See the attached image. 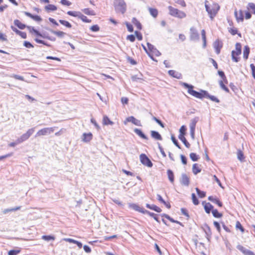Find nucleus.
<instances>
[{
	"instance_id": "f257e3e1",
	"label": "nucleus",
	"mask_w": 255,
	"mask_h": 255,
	"mask_svg": "<svg viewBox=\"0 0 255 255\" xmlns=\"http://www.w3.org/2000/svg\"><path fill=\"white\" fill-rule=\"evenodd\" d=\"M181 85L184 88L188 89V93L190 95L200 99H202L203 98H205L204 93L201 91L200 92H199L194 90V86L193 85L184 82H181Z\"/></svg>"
},
{
	"instance_id": "f03ea898",
	"label": "nucleus",
	"mask_w": 255,
	"mask_h": 255,
	"mask_svg": "<svg viewBox=\"0 0 255 255\" xmlns=\"http://www.w3.org/2000/svg\"><path fill=\"white\" fill-rule=\"evenodd\" d=\"M114 5L117 12L124 14L126 11V3L124 0H115Z\"/></svg>"
},
{
	"instance_id": "7ed1b4c3",
	"label": "nucleus",
	"mask_w": 255,
	"mask_h": 255,
	"mask_svg": "<svg viewBox=\"0 0 255 255\" xmlns=\"http://www.w3.org/2000/svg\"><path fill=\"white\" fill-rule=\"evenodd\" d=\"M169 14L176 17L179 18H183L186 17V14L183 11H180L177 8H175L171 6H168Z\"/></svg>"
},
{
	"instance_id": "20e7f679",
	"label": "nucleus",
	"mask_w": 255,
	"mask_h": 255,
	"mask_svg": "<svg viewBox=\"0 0 255 255\" xmlns=\"http://www.w3.org/2000/svg\"><path fill=\"white\" fill-rule=\"evenodd\" d=\"M207 2L208 1L207 0H206L205 2L206 10L209 14L210 18L212 19L213 17L216 15L217 11L219 9V6L217 4H215L213 7L211 8L207 4Z\"/></svg>"
},
{
	"instance_id": "39448f33",
	"label": "nucleus",
	"mask_w": 255,
	"mask_h": 255,
	"mask_svg": "<svg viewBox=\"0 0 255 255\" xmlns=\"http://www.w3.org/2000/svg\"><path fill=\"white\" fill-rule=\"evenodd\" d=\"M34 130V128L29 129L26 133H23L20 137L17 139V142L21 143L23 141L27 140L29 137L33 133Z\"/></svg>"
},
{
	"instance_id": "423d86ee",
	"label": "nucleus",
	"mask_w": 255,
	"mask_h": 255,
	"mask_svg": "<svg viewBox=\"0 0 255 255\" xmlns=\"http://www.w3.org/2000/svg\"><path fill=\"white\" fill-rule=\"evenodd\" d=\"M54 130V127L43 128L38 131L35 135V137L50 134L51 133L53 132Z\"/></svg>"
},
{
	"instance_id": "0eeeda50",
	"label": "nucleus",
	"mask_w": 255,
	"mask_h": 255,
	"mask_svg": "<svg viewBox=\"0 0 255 255\" xmlns=\"http://www.w3.org/2000/svg\"><path fill=\"white\" fill-rule=\"evenodd\" d=\"M140 162L148 167L152 166V163L145 154H141L139 156Z\"/></svg>"
},
{
	"instance_id": "6e6552de",
	"label": "nucleus",
	"mask_w": 255,
	"mask_h": 255,
	"mask_svg": "<svg viewBox=\"0 0 255 255\" xmlns=\"http://www.w3.org/2000/svg\"><path fill=\"white\" fill-rule=\"evenodd\" d=\"M190 39L191 41H197L199 39V34L194 27H192L190 29Z\"/></svg>"
},
{
	"instance_id": "1a4fd4ad",
	"label": "nucleus",
	"mask_w": 255,
	"mask_h": 255,
	"mask_svg": "<svg viewBox=\"0 0 255 255\" xmlns=\"http://www.w3.org/2000/svg\"><path fill=\"white\" fill-rule=\"evenodd\" d=\"M128 122H131L133 124L137 126H142L140 121L135 119L133 116H130L128 117L124 123L125 125H126Z\"/></svg>"
},
{
	"instance_id": "9d476101",
	"label": "nucleus",
	"mask_w": 255,
	"mask_h": 255,
	"mask_svg": "<svg viewBox=\"0 0 255 255\" xmlns=\"http://www.w3.org/2000/svg\"><path fill=\"white\" fill-rule=\"evenodd\" d=\"M147 46L148 50L152 53V54H153L156 56H159L161 55V53L152 44L148 42L147 43Z\"/></svg>"
},
{
	"instance_id": "9b49d317",
	"label": "nucleus",
	"mask_w": 255,
	"mask_h": 255,
	"mask_svg": "<svg viewBox=\"0 0 255 255\" xmlns=\"http://www.w3.org/2000/svg\"><path fill=\"white\" fill-rule=\"evenodd\" d=\"M128 206L130 209H133L136 211L139 212L143 214H144V212L146 210L144 209L143 208L140 207L137 204L134 203H128Z\"/></svg>"
},
{
	"instance_id": "f8f14e48",
	"label": "nucleus",
	"mask_w": 255,
	"mask_h": 255,
	"mask_svg": "<svg viewBox=\"0 0 255 255\" xmlns=\"http://www.w3.org/2000/svg\"><path fill=\"white\" fill-rule=\"evenodd\" d=\"M180 182L182 185L188 186L190 183L189 178L186 174L182 173L180 178Z\"/></svg>"
},
{
	"instance_id": "ddd939ff",
	"label": "nucleus",
	"mask_w": 255,
	"mask_h": 255,
	"mask_svg": "<svg viewBox=\"0 0 255 255\" xmlns=\"http://www.w3.org/2000/svg\"><path fill=\"white\" fill-rule=\"evenodd\" d=\"M237 248L239 251L242 252L244 255H255L254 252L246 249L241 245H238Z\"/></svg>"
},
{
	"instance_id": "4468645a",
	"label": "nucleus",
	"mask_w": 255,
	"mask_h": 255,
	"mask_svg": "<svg viewBox=\"0 0 255 255\" xmlns=\"http://www.w3.org/2000/svg\"><path fill=\"white\" fill-rule=\"evenodd\" d=\"M201 91L204 93L205 98H208L210 99L211 101L216 103L220 102V100L217 98H216L214 96L210 95L207 91L201 89Z\"/></svg>"
},
{
	"instance_id": "2eb2a0df",
	"label": "nucleus",
	"mask_w": 255,
	"mask_h": 255,
	"mask_svg": "<svg viewBox=\"0 0 255 255\" xmlns=\"http://www.w3.org/2000/svg\"><path fill=\"white\" fill-rule=\"evenodd\" d=\"M213 46L216 53L219 54L220 53V50L222 47V43L219 40H217L214 42Z\"/></svg>"
},
{
	"instance_id": "dca6fc26",
	"label": "nucleus",
	"mask_w": 255,
	"mask_h": 255,
	"mask_svg": "<svg viewBox=\"0 0 255 255\" xmlns=\"http://www.w3.org/2000/svg\"><path fill=\"white\" fill-rule=\"evenodd\" d=\"M202 204L204 205V209L205 212L209 214L211 210L212 211L213 209V206L210 203H206L205 202H203Z\"/></svg>"
},
{
	"instance_id": "f3484780",
	"label": "nucleus",
	"mask_w": 255,
	"mask_h": 255,
	"mask_svg": "<svg viewBox=\"0 0 255 255\" xmlns=\"http://www.w3.org/2000/svg\"><path fill=\"white\" fill-rule=\"evenodd\" d=\"M10 28L14 32H15L17 34L20 35L22 38L25 39L26 38V33L25 32H22L18 30L12 25L10 26Z\"/></svg>"
},
{
	"instance_id": "a211bd4d",
	"label": "nucleus",
	"mask_w": 255,
	"mask_h": 255,
	"mask_svg": "<svg viewBox=\"0 0 255 255\" xmlns=\"http://www.w3.org/2000/svg\"><path fill=\"white\" fill-rule=\"evenodd\" d=\"M235 15L238 22L243 21L244 20V16L243 11L240 10L238 12L237 10L235 11Z\"/></svg>"
},
{
	"instance_id": "6ab92c4d",
	"label": "nucleus",
	"mask_w": 255,
	"mask_h": 255,
	"mask_svg": "<svg viewBox=\"0 0 255 255\" xmlns=\"http://www.w3.org/2000/svg\"><path fill=\"white\" fill-rule=\"evenodd\" d=\"M169 75L172 76L173 77L176 78L177 79H181L182 77V74L178 72H176L174 70H170L168 72Z\"/></svg>"
},
{
	"instance_id": "aec40b11",
	"label": "nucleus",
	"mask_w": 255,
	"mask_h": 255,
	"mask_svg": "<svg viewBox=\"0 0 255 255\" xmlns=\"http://www.w3.org/2000/svg\"><path fill=\"white\" fill-rule=\"evenodd\" d=\"M24 14L30 17L31 18L33 19V20L36 21H41L42 20V18L40 17V16L37 15H33L30 12H24Z\"/></svg>"
},
{
	"instance_id": "412c9836",
	"label": "nucleus",
	"mask_w": 255,
	"mask_h": 255,
	"mask_svg": "<svg viewBox=\"0 0 255 255\" xmlns=\"http://www.w3.org/2000/svg\"><path fill=\"white\" fill-rule=\"evenodd\" d=\"M92 137L93 135L91 132L88 133H84L82 135V140L86 142H89L92 139Z\"/></svg>"
},
{
	"instance_id": "4be33fe9",
	"label": "nucleus",
	"mask_w": 255,
	"mask_h": 255,
	"mask_svg": "<svg viewBox=\"0 0 255 255\" xmlns=\"http://www.w3.org/2000/svg\"><path fill=\"white\" fill-rule=\"evenodd\" d=\"M151 136L152 138L156 140H161L162 139L161 135L156 131L151 130Z\"/></svg>"
},
{
	"instance_id": "5701e85b",
	"label": "nucleus",
	"mask_w": 255,
	"mask_h": 255,
	"mask_svg": "<svg viewBox=\"0 0 255 255\" xmlns=\"http://www.w3.org/2000/svg\"><path fill=\"white\" fill-rule=\"evenodd\" d=\"M133 131L140 137L144 139H148L147 137L143 133L141 129L136 128L134 129Z\"/></svg>"
},
{
	"instance_id": "b1692460",
	"label": "nucleus",
	"mask_w": 255,
	"mask_h": 255,
	"mask_svg": "<svg viewBox=\"0 0 255 255\" xmlns=\"http://www.w3.org/2000/svg\"><path fill=\"white\" fill-rule=\"evenodd\" d=\"M146 207L147 208L154 210L158 213H160L162 211V210L159 207L153 204L150 205L149 204H146Z\"/></svg>"
},
{
	"instance_id": "393cba45",
	"label": "nucleus",
	"mask_w": 255,
	"mask_h": 255,
	"mask_svg": "<svg viewBox=\"0 0 255 255\" xmlns=\"http://www.w3.org/2000/svg\"><path fill=\"white\" fill-rule=\"evenodd\" d=\"M208 200L214 203H215L217 204L219 207H221L223 206L222 203L220 201V200L216 198H214V197L211 196L208 197Z\"/></svg>"
},
{
	"instance_id": "a878e982",
	"label": "nucleus",
	"mask_w": 255,
	"mask_h": 255,
	"mask_svg": "<svg viewBox=\"0 0 255 255\" xmlns=\"http://www.w3.org/2000/svg\"><path fill=\"white\" fill-rule=\"evenodd\" d=\"M203 230L206 234L207 239L209 240V238L211 237L212 235L210 228L209 227L208 225L205 224L204 227L203 228Z\"/></svg>"
},
{
	"instance_id": "bb28decb",
	"label": "nucleus",
	"mask_w": 255,
	"mask_h": 255,
	"mask_svg": "<svg viewBox=\"0 0 255 255\" xmlns=\"http://www.w3.org/2000/svg\"><path fill=\"white\" fill-rule=\"evenodd\" d=\"M199 118L196 117L191 120L190 124V128L195 129L197 123L199 121Z\"/></svg>"
},
{
	"instance_id": "cd10ccee",
	"label": "nucleus",
	"mask_w": 255,
	"mask_h": 255,
	"mask_svg": "<svg viewBox=\"0 0 255 255\" xmlns=\"http://www.w3.org/2000/svg\"><path fill=\"white\" fill-rule=\"evenodd\" d=\"M192 171L195 175L197 174L201 171V169L197 163H195L193 165Z\"/></svg>"
},
{
	"instance_id": "c85d7f7f",
	"label": "nucleus",
	"mask_w": 255,
	"mask_h": 255,
	"mask_svg": "<svg viewBox=\"0 0 255 255\" xmlns=\"http://www.w3.org/2000/svg\"><path fill=\"white\" fill-rule=\"evenodd\" d=\"M240 54H238L237 51L233 50L232 51V60L236 62H239V60H240V58L238 57L237 56H239Z\"/></svg>"
},
{
	"instance_id": "c756f323",
	"label": "nucleus",
	"mask_w": 255,
	"mask_h": 255,
	"mask_svg": "<svg viewBox=\"0 0 255 255\" xmlns=\"http://www.w3.org/2000/svg\"><path fill=\"white\" fill-rule=\"evenodd\" d=\"M168 178L171 183H173L174 181V176L173 172L170 169H168L167 171Z\"/></svg>"
},
{
	"instance_id": "7c9ffc66",
	"label": "nucleus",
	"mask_w": 255,
	"mask_h": 255,
	"mask_svg": "<svg viewBox=\"0 0 255 255\" xmlns=\"http://www.w3.org/2000/svg\"><path fill=\"white\" fill-rule=\"evenodd\" d=\"M250 53V48L248 46L246 45L244 47L243 51L244 58L247 60L248 58Z\"/></svg>"
},
{
	"instance_id": "2f4dec72",
	"label": "nucleus",
	"mask_w": 255,
	"mask_h": 255,
	"mask_svg": "<svg viewBox=\"0 0 255 255\" xmlns=\"http://www.w3.org/2000/svg\"><path fill=\"white\" fill-rule=\"evenodd\" d=\"M178 138L180 140L182 141V142L184 143V144L186 147L189 148L190 147V144L187 141L184 136H183V135H179Z\"/></svg>"
},
{
	"instance_id": "473e14b6",
	"label": "nucleus",
	"mask_w": 255,
	"mask_h": 255,
	"mask_svg": "<svg viewBox=\"0 0 255 255\" xmlns=\"http://www.w3.org/2000/svg\"><path fill=\"white\" fill-rule=\"evenodd\" d=\"M14 24L20 29H23L26 27L25 24L22 23L19 20L17 19L14 20Z\"/></svg>"
},
{
	"instance_id": "72a5a7b5",
	"label": "nucleus",
	"mask_w": 255,
	"mask_h": 255,
	"mask_svg": "<svg viewBox=\"0 0 255 255\" xmlns=\"http://www.w3.org/2000/svg\"><path fill=\"white\" fill-rule=\"evenodd\" d=\"M149 12L151 15H152L153 17L155 18L157 17L158 15V10L156 8L149 7L148 8Z\"/></svg>"
},
{
	"instance_id": "f704fd0d",
	"label": "nucleus",
	"mask_w": 255,
	"mask_h": 255,
	"mask_svg": "<svg viewBox=\"0 0 255 255\" xmlns=\"http://www.w3.org/2000/svg\"><path fill=\"white\" fill-rule=\"evenodd\" d=\"M50 31L51 32V33L56 35V36H57L58 37H59L60 38H62L65 35H66V33H65L63 31H55L53 30H50Z\"/></svg>"
},
{
	"instance_id": "c9c22d12",
	"label": "nucleus",
	"mask_w": 255,
	"mask_h": 255,
	"mask_svg": "<svg viewBox=\"0 0 255 255\" xmlns=\"http://www.w3.org/2000/svg\"><path fill=\"white\" fill-rule=\"evenodd\" d=\"M131 21L132 23L136 26L138 29L140 30L141 29V24L136 18L133 17Z\"/></svg>"
},
{
	"instance_id": "e433bc0d",
	"label": "nucleus",
	"mask_w": 255,
	"mask_h": 255,
	"mask_svg": "<svg viewBox=\"0 0 255 255\" xmlns=\"http://www.w3.org/2000/svg\"><path fill=\"white\" fill-rule=\"evenodd\" d=\"M103 124L105 125H113L114 123L111 121L107 116H104L103 119Z\"/></svg>"
},
{
	"instance_id": "4c0bfd02",
	"label": "nucleus",
	"mask_w": 255,
	"mask_h": 255,
	"mask_svg": "<svg viewBox=\"0 0 255 255\" xmlns=\"http://www.w3.org/2000/svg\"><path fill=\"white\" fill-rule=\"evenodd\" d=\"M45 9L48 12L54 11L57 9V7L53 4H48L45 6Z\"/></svg>"
},
{
	"instance_id": "58836bf2",
	"label": "nucleus",
	"mask_w": 255,
	"mask_h": 255,
	"mask_svg": "<svg viewBox=\"0 0 255 255\" xmlns=\"http://www.w3.org/2000/svg\"><path fill=\"white\" fill-rule=\"evenodd\" d=\"M201 35L202 40L203 41V46L205 48L206 46V32L204 29H202L201 31Z\"/></svg>"
},
{
	"instance_id": "ea45409f",
	"label": "nucleus",
	"mask_w": 255,
	"mask_h": 255,
	"mask_svg": "<svg viewBox=\"0 0 255 255\" xmlns=\"http://www.w3.org/2000/svg\"><path fill=\"white\" fill-rule=\"evenodd\" d=\"M144 214H147L149 215L150 217L153 218V219L155 221H156L157 222H159V221L158 220V218H157L156 214H155L153 213L150 212L146 210L144 212Z\"/></svg>"
},
{
	"instance_id": "a19ab883",
	"label": "nucleus",
	"mask_w": 255,
	"mask_h": 255,
	"mask_svg": "<svg viewBox=\"0 0 255 255\" xmlns=\"http://www.w3.org/2000/svg\"><path fill=\"white\" fill-rule=\"evenodd\" d=\"M83 12L85 13L86 14L89 15H95V12L94 10H90L89 8H84L82 10Z\"/></svg>"
},
{
	"instance_id": "79ce46f5",
	"label": "nucleus",
	"mask_w": 255,
	"mask_h": 255,
	"mask_svg": "<svg viewBox=\"0 0 255 255\" xmlns=\"http://www.w3.org/2000/svg\"><path fill=\"white\" fill-rule=\"evenodd\" d=\"M213 216L215 218H221L222 217V214L219 213L217 209H214L212 211Z\"/></svg>"
},
{
	"instance_id": "37998d69",
	"label": "nucleus",
	"mask_w": 255,
	"mask_h": 255,
	"mask_svg": "<svg viewBox=\"0 0 255 255\" xmlns=\"http://www.w3.org/2000/svg\"><path fill=\"white\" fill-rule=\"evenodd\" d=\"M196 191L198 195L200 198H204L206 196V192L200 190L198 188H196Z\"/></svg>"
},
{
	"instance_id": "c03bdc74",
	"label": "nucleus",
	"mask_w": 255,
	"mask_h": 255,
	"mask_svg": "<svg viewBox=\"0 0 255 255\" xmlns=\"http://www.w3.org/2000/svg\"><path fill=\"white\" fill-rule=\"evenodd\" d=\"M237 156H238V159L240 161H244L245 157H244V153L241 150H238Z\"/></svg>"
},
{
	"instance_id": "a18cd8bd",
	"label": "nucleus",
	"mask_w": 255,
	"mask_h": 255,
	"mask_svg": "<svg viewBox=\"0 0 255 255\" xmlns=\"http://www.w3.org/2000/svg\"><path fill=\"white\" fill-rule=\"evenodd\" d=\"M27 28L29 30L30 32H31V33L34 32L37 36L40 35V32L38 30L35 29L33 27H32L30 26H27Z\"/></svg>"
},
{
	"instance_id": "49530a36",
	"label": "nucleus",
	"mask_w": 255,
	"mask_h": 255,
	"mask_svg": "<svg viewBox=\"0 0 255 255\" xmlns=\"http://www.w3.org/2000/svg\"><path fill=\"white\" fill-rule=\"evenodd\" d=\"M78 17L80 18L84 22H87V23L91 22V20H89V19H88L87 16L82 14L80 12Z\"/></svg>"
},
{
	"instance_id": "de8ad7c7",
	"label": "nucleus",
	"mask_w": 255,
	"mask_h": 255,
	"mask_svg": "<svg viewBox=\"0 0 255 255\" xmlns=\"http://www.w3.org/2000/svg\"><path fill=\"white\" fill-rule=\"evenodd\" d=\"M59 21L61 24L65 26L68 28H71L72 27V25L67 21L60 19Z\"/></svg>"
},
{
	"instance_id": "09e8293b",
	"label": "nucleus",
	"mask_w": 255,
	"mask_h": 255,
	"mask_svg": "<svg viewBox=\"0 0 255 255\" xmlns=\"http://www.w3.org/2000/svg\"><path fill=\"white\" fill-rule=\"evenodd\" d=\"M220 86L222 89L226 91V92H229V89L225 85L222 80H220L219 82Z\"/></svg>"
},
{
	"instance_id": "8fccbe9b",
	"label": "nucleus",
	"mask_w": 255,
	"mask_h": 255,
	"mask_svg": "<svg viewBox=\"0 0 255 255\" xmlns=\"http://www.w3.org/2000/svg\"><path fill=\"white\" fill-rule=\"evenodd\" d=\"M190 157L191 159L193 161H196L199 159V156L195 153H191L190 154Z\"/></svg>"
},
{
	"instance_id": "3c124183",
	"label": "nucleus",
	"mask_w": 255,
	"mask_h": 255,
	"mask_svg": "<svg viewBox=\"0 0 255 255\" xmlns=\"http://www.w3.org/2000/svg\"><path fill=\"white\" fill-rule=\"evenodd\" d=\"M42 239L45 241H49L50 240H54L55 237L54 236H50V235H49V236L44 235V236H42Z\"/></svg>"
},
{
	"instance_id": "603ef678",
	"label": "nucleus",
	"mask_w": 255,
	"mask_h": 255,
	"mask_svg": "<svg viewBox=\"0 0 255 255\" xmlns=\"http://www.w3.org/2000/svg\"><path fill=\"white\" fill-rule=\"evenodd\" d=\"M191 196L193 204L195 205H198L199 202L196 195L194 193H192Z\"/></svg>"
},
{
	"instance_id": "864d4df0",
	"label": "nucleus",
	"mask_w": 255,
	"mask_h": 255,
	"mask_svg": "<svg viewBox=\"0 0 255 255\" xmlns=\"http://www.w3.org/2000/svg\"><path fill=\"white\" fill-rule=\"evenodd\" d=\"M171 138L172 142L175 144V145L178 148L180 149L181 148L180 145L179 144L177 140L175 138L174 135H171Z\"/></svg>"
},
{
	"instance_id": "5fc2aeb1",
	"label": "nucleus",
	"mask_w": 255,
	"mask_h": 255,
	"mask_svg": "<svg viewBox=\"0 0 255 255\" xmlns=\"http://www.w3.org/2000/svg\"><path fill=\"white\" fill-rule=\"evenodd\" d=\"M67 14L71 16H75V17H78L79 15L80 14V12L68 11L67 12Z\"/></svg>"
},
{
	"instance_id": "6e6d98bb",
	"label": "nucleus",
	"mask_w": 255,
	"mask_h": 255,
	"mask_svg": "<svg viewBox=\"0 0 255 255\" xmlns=\"http://www.w3.org/2000/svg\"><path fill=\"white\" fill-rule=\"evenodd\" d=\"M248 8L253 10V12L255 14V4L254 3L250 2L248 4Z\"/></svg>"
},
{
	"instance_id": "4d7b16f0",
	"label": "nucleus",
	"mask_w": 255,
	"mask_h": 255,
	"mask_svg": "<svg viewBox=\"0 0 255 255\" xmlns=\"http://www.w3.org/2000/svg\"><path fill=\"white\" fill-rule=\"evenodd\" d=\"M186 130V128L185 126H182L179 129L180 134L179 135H183V136H184L185 134V131Z\"/></svg>"
},
{
	"instance_id": "13d9d810",
	"label": "nucleus",
	"mask_w": 255,
	"mask_h": 255,
	"mask_svg": "<svg viewBox=\"0 0 255 255\" xmlns=\"http://www.w3.org/2000/svg\"><path fill=\"white\" fill-rule=\"evenodd\" d=\"M236 51H238V54H241L242 52V45L240 43H237L236 44Z\"/></svg>"
},
{
	"instance_id": "bf43d9fd",
	"label": "nucleus",
	"mask_w": 255,
	"mask_h": 255,
	"mask_svg": "<svg viewBox=\"0 0 255 255\" xmlns=\"http://www.w3.org/2000/svg\"><path fill=\"white\" fill-rule=\"evenodd\" d=\"M19 252H20V250H10L8 252V255H17L19 253Z\"/></svg>"
},
{
	"instance_id": "052dcab7",
	"label": "nucleus",
	"mask_w": 255,
	"mask_h": 255,
	"mask_svg": "<svg viewBox=\"0 0 255 255\" xmlns=\"http://www.w3.org/2000/svg\"><path fill=\"white\" fill-rule=\"evenodd\" d=\"M152 120L155 121L158 125H159L162 128H164V126L162 122L155 117H152Z\"/></svg>"
},
{
	"instance_id": "680f3d73",
	"label": "nucleus",
	"mask_w": 255,
	"mask_h": 255,
	"mask_svg": "<svg viewBox=\"0 0 255 255\" xmlns=\"http://www.w3.org/2000/svg\"><path fill=\"white\" fill-rule=\"evenodd\" d=\"M10 77L14 78V79H17V80H21V81H24V79L22 76H19L18 75L13 74L10 76Z\"/></svg>"
},
{
	"instance_id": "e2e57ef3",
	"label": "nucleus",
	"mask_w": 255,
	"mask_h": 255,
	"mask_svg": "<svg viewBox=\"0 0 255 255\" xmlns=\"http://www.w3.org/2000/svg\"><path fill=\"white\" fill-rule=\"evenodd\" d=\"M90 29L94 32H97L99 30L100 28L98 25H94L90 27Z\"/></svg>"
},
{
	"instance_id": "0e129e2a",
	"label": "nucleus",
	"mask_w": 255,
	"mask_h": 255,
	"mask_svg": "<svg viewBox=\"0 0 255 255\" xmlns=\"http://www.w3.org/2000/svg\"><path fill=\"white\" fill-rule=\"evenodd\" d=\"M23 45L25 47L28 48H31L33 47V45L29 42L25 41L23 43Z\"/></svg>"
},
{
	"instance_id": "69168bd1",
	"label": "nucleus",
	"mask_w": 255,
	"mask_h": 255,
	"mask_svg": "<svg viewBox=\"0 0 255 255\" xmlns=\"http://www.w3.org/2000/svg\"><path fill=\"white\" fill-rule=\"evenodd\" d=\"M126 26H127V27L128 30L130 32H133V28L132 25L128 22H127L126 23Z\"/></svg>"
},
{
	"instance_id": "338daca9",
	"label": "nucleus",
	"mask_w": 255,
	"mask_h": 255,
	"mask_svg": "<svg viewBox=\"0 0 255 255\" xmlns=\"http://www.w3.org/2000/svg\"><path fill=\"white\" fill-rule=\"evenodd\" d=\"M213 224H214V225L215 227V228L217 229V231L219 232H220L221 227H220V224L217 221H214Z\"/></svg>"
},
{
	"instance_id": "774afa93",
	"label": "nucleus",
	"mask_w": 255,
	"mask_h": 255,
	"mask_svg": "<svg viewBox=\"0 0 255 255\" xmlns=\"http://www.w3.org/2000/svg\"><path fill=\"white\" fill-rule=\"evenodd\" d=\"M250 67L252 70L253 76L254 78L255 79V66L254 64H251L250 65Z\"/></svg>"
}]
</instances>
